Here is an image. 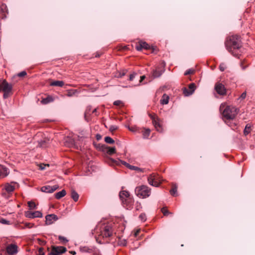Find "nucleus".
Listing matches in <instances>:
<instances>
[{
  "mask_svg": "<svg viewBox=\"0 0 255 255\" xmlns=\"http://www.w3.org/2000/svg\"><path fill=\"white\" fill-rule=\"evenodd\" d=\"M228 51L234 56H238V51L241 47L240 38L238 35H233L229 37L225 42Z\"/></svg>",
  "mask_w": 255,
  "mask_h": 255,
  "instance_id": "obj_1",
  "label": "nucleus"
},
{
  "mask_svg": "<svg viewBox=\"0 0 255 255\" xmlns=\"http://www.w3.org/2000/svg\"><path fill=\"white\" fill-rule=\"evenodd\" d=\"M111 229L110 226H104L102 227L97 226L92 234L95 235L96 241L100 244H102L104 241H102V238L104 239L111 237Z\"/></svg>",
  "mask_w": 255,
  "mask_h": 255,
  "instance_id": "obj_2",
  "label": "nucleus"
},
{
  "mask_svg": "<svg viewBox=\"0 0 255 255\" xmlns=\"http://www.w3.org/2000/svg\"><path fill=\"white\" fill-rule=\"evenodd\" d=\"M220 110L222 113L224 119L226 120L234 119L238 113L237 108L233 106H226L223 104H222L220 106Z\"/></svg>",
  "mask_w": 255,
  "mask_h": 255,
  "instance_id": "obj_3",
  "label": "nucleus"
},
{
  "mask_svg": "<svg viewBox=\"0 0 255 255\" xmlns=\"http://www.w3.org/2000/svg\"><path fill=\"white\" fill-rule=\"evenodd\" d=\"M120 199L123 206L127 209H131L134 203L133 198L130 196V193L127 190H122L119 193Z\"/></svg>",
  "mask_w": 255,
  "mask_h": 255,
  "instance_id": "obj_4",
  "label": "nucleus"
},
{
  "mask_svg": "<svg viewBox=\"0 0 255 255\" xmlns=\"http://www.w3.org/2000/svg\"><path fill=\"white\" fill-rule=\"evenodd\" d=\"M96 147L103 152L106 161L111 165L112 164V148L102 144H98Z\"/></svg>",
  "mask_w": 255,
  "mask_h": 255,
  "instance_id": "obj_5",
  "label": "nucleus"
},
{
  "mask_svg": "<svg viewBox=\"0 0 255 255\" xmlns=\"http://www.w3.org/2000/svg\"><path fill=\"white\" fill-rule=\"evenodd\" d=\"M134 191L137 196L142 198H145L149 197L151 193L150 189L146 185H141L136 187Z\"/></svg>",
  "mask_w": 255,
  "mask_h": 255,
  "instance_id": "obj_6",
  "label": "nucleus"
},
{
  "mask_svg": "<svg viewBox=\"0 0 255 255\" xmlns=\"http://www.w3.org/2000/svg\"><path fill=\"white\" fill-rule=\"evenodd\" d=\"M147 181L149 185L154 187H159L162 183V179L158 174L152 173L147 177Z\"/></svg>",
  "mask_w": 255,
  "mask_h": 255,
  "instance_id": "obj_7",
  "label": "nucleus"
},
{
  "mask_svg": "<svg viewBox=\"0 0 255 255\" xmlns=\"http://www.w3.org/2000/svg\"><path fill=\"white\" fill-rule=\"evenodd\" d=\"M121 164L124 165L127 168L131 170H135L137 172H143L144 169L140 168L137 166H133L130 165L129 163L124 161L121 160L120 159L114 160L113 159V166L115 165H121Z\"/></svg>",
  "mask_w": 255,
  "mask_h": 255,
  "instance_id": "obj_8",
  "label": "nucleus"
},
{
  "mask_svg": "<svg viewBox=\"0 0 255 255\" xmlns=\"http://www.w3.org/2000/svg\"><path fill=\"white\" fill-rule=\"evenodd\" d=\"M18 186V184L15 182H11L10 183H6L4 185L3 190L5 191L8 194L11 193L16 187ZM2 195L4 197H7L6 193L3 191Z\"/></svg>",
  "mask_w": 255,
  "mask_h": 255,
  "instance_id": "obj_9",
  "label": "nucleus"
},
{
  "mask_svg": "<svg viewBox=\"0 0 255 255\" xmlns=\"http://www.w3.org/2000/svg\"><path fill=\"white\" fill-rule=\"evenodd\" d=\"M12 89V85L8 83L5 80H3L0 84V89L3 92H11Z\"/></svg>",
  "mask_w": 255,
  "mask_h": 255,
  "instance_id": "obj_10",
  "label": "nucleus"
},
{
  "mask_svg": "<svg viewBox=\"0 0 255 255\" xmlns=\"http://www.w3.org/2000/svg\"><path fill=\"white\" fill-rule=\"evenodd\" d=\"M66 251V249L64 247H54L50 253V255H60L64 253Z\"/></svg>",
  "mask_w": 255,
  "mask_h": 255,
  "instance_id": "obj_11",
  "label": "nucleus"
},
{
  "mask_svg": "<svg viewBox=\"0 0 255 255\" xmlns=\"http://www.w3.org/2000/svg\"><path fill=\"white\" fill-rule=\"evenodd\" d=\"M25 215L27 218L30 219L35 218H41L42 217V214L38 211L34 212L27 211L25 212Z\"/></svg>",
  "mask_w": 255,
  "mask_h": 255,
  "instance_id": "obj_12",
  "label": "nucleus"
},
{
  "mask_svg": "<svg viewBox=\"0 0 255 255\" xmlns=\"http://www.w3.org/2000/svg\"><path fill=\"white\" fill-rule=\"evenodd\" d=\"M153 124L157 131L162 132L163 128L160 120L158 118L151 117Z\"/></svg>",
  "mask_w": 255,
  "mask_h": 255,
  "instance_id": "obj_13",
  "label": "nucleus"
},
{
  "mask_svg": "<svg viewBox=\"0 0 255 255\" xmlns=\"http://www.w3.org/2000/svg\"><path fill=\"white\" fill-rule=\"evenodd\" d=\"M195 87H196V86H195V84L194 83H192L190 84L189 85V89H190V90H188L186 88H184L183 89V92L184 95L185 96H189L191 95L194 93V92L195 90Z\"/></svg>",
  "mask_w": 255,
  "mask_h": 255,
  "instance_id": "obj_14",
  "label": "nucleus"
},
{
  "mask_svg": "<svg viewBox=\"0 0 255 255\" xmlns=\"http://www.w3.org/2000/svg\"><path fill=\"white\" fill-rule=\"evenodd\" d=\"M6 252L9 255H14L17 254V246L14 244H10L6 247Z\"/></svg>",
  "mask_w": 255,
  "mask_h": 255,
  "instance_id": "obj_15",
  "label": "nucleus"
},
{
  "mask_svg": "<svg viewBox=\"0 0 255 255\" xmlns=\"http://www.w3.org/2000/svg\"><path fill=\"white\" fill-rule=\"evenodd\" d=\"M58 186L56 185L52 186L46 185V186H43L42 187H41V191H42L43 192L52 193L54 191H55L57 189H58Z\"/></svg>",
  "mask_w": 255,
  "mask_h": 255,
  "instance_id": "obj_16",
  "label": "nucleus"
},
{
  "mask_svg": "<svg viewBox=\"0 0 255 255\" xmlns=\"http://www.w3.org/2000/svg\"><path fill=\"white\" fill-rule=\"evenodd\" d=\"M215 89L216 92L220 95H223L226 93V90L224 85L221 83L217 84Z\"/></svg>",
  "mask_w": 255,
  "mask_h": 255,
  "instance_id": "obj_17",
  "label": "nucleus"
},
{
  "mask_svg": "<svg viewBox=\"0 0 255 255\" xmlns=\"http://www.w3.org/2000/svg\"><path fill=\"white\" fill-rule=\"evenodd\" d=\"M64 144L67 147H74L75 146V141L73 138L67 136L65 139Z\"/></svg>",
  "mask_w": 255,
  "mask_h": 255,
  "instance_id": "obj_18",
  "label": "nucleus"
},
{
  "mask_svg": "<svg viewBox=\"0 0 255 255\" xmlns=\"http://www.w3.org/2000/svg\"><path fill=\"white\" fill-rule=\"evenodd\" d=\"M46 224L50 225L53 223L54 221L57 220L58 217L54 214H50L46 216Z\"/></svg>",
  "mask_w": 255,
  "mask_h": 255,
  "instance_id": "obj_19",
  "label": "nucleus"
},
{
  "mask_svg": "<svg viewBox=\"0 0 255 255\" xmlns=\"http://www.w3.org/2000/svg\"><path fill=\"white\" fill-rule=\"evenodd\" d=\"M143 48L145 49H150V46L145 42L140 41L138 45L136 46V49L138 51H140Z\"/></svg>",
  "mask_w": 255,
  "mask_h": 255,
  "instance_id": "obj_20",
  "label": "nucleus"
},
{
  "mask_svg": "<svg viewBox=\"0 0 255 255\" xmlns=\"http://www.w3.org/2000/svg\"><path fill=\"white\" fill-rule=\"evenodd\" d=\"M71 197L75 202H77L79 199V194L74 190H71Z\"/></svg>",
  "mask_w": 255,
  "mask_h": 255,
  "instance_id": "obj_21",
  "label": "nucleus"
},
{
  "mask_svg": "<svg viewBox=\"0 0 255 255\" xmlns=\"http://www.w3.org/2000/svg\"><path fill=\"white\" fill-rule=\"evenodd\" d=\"M169 102V97L165 94H163L162 99L160 100V103L162 105H166Z\"/></svg>",
  "mask_w": 255,
  "mask_h": 255,
  "instance_id": "obj_22",
  "label": "nucleus"
},
{
  "mask_svg": "<svg viewBox=\"0 0 255 255\" xmlns=\"http://www.w3.org/2000/svg\"><path fill=\"white\" fill-rule=\"evenodd\" d=\"M127 72V70L124 69L122 71H118L115 73L114 76L117 78H121L125 75Z\"/></svg>",
  "mask_w": 255,
  "mask_h": 255,
  "instance_id": "obj_23",
  "label": "nucleus"
},
{
  "mask_svg": "<svg viewBox=\"0 0 255 255\" xmlns=\"http://www.w3.org/2000/svg\"><path fill=\"white\" fill-rule=\"evenodd\" d=\"M66 194V191L65 190H62V191L56 193L55 195V196L56 199H59L64 197Z\"/></svg>",
  "mask_w": 255,
  "mask_h": 255,
  "instance_id": "obj_24",
  "label": "nucleus"
},
{
  "mask_svg": "<svg viewBox=\"0 0 255 255\" xmlns=\"http://www.w3.org/2000/svg\"><path fill=\"white\" fill-rule=\"evenodd\" d=\"M50 85L61 87L64 85V82L62 81H54L50 83Z\"/></svg>",
  "mask_w": 255,
  "mask_h": 255,
  "instance_id": "obj_25",
  "label": "nucleus"
},
{
  "mask_svg": "<svg viewBox=\"0 0 255 255\" xmlns=\"http://www.w3.org/2000/svg\"><path fill=\"white\" fill-rule=\"evenodd\" d=\"M8 170L6 167L0 165V176L4 175V176L8 174Z\"/></svg>",
  "mask_w": 255,
  "mask_h": 255,
  "instance_id": "obj_26",
  "label": "nucleus"
},
{
  "mask_svg": "<svg viewBox=\"0 0 255 255\" xmlns=\"http://www.w3.org/2000/svg\"><path fill=\"white\" fill-rule=\"evenodd\" d=\"M53 101V99L52 97L48 96L47 97L43 99L41 102L42 104H48Z\"/></svg>",
  "mask_w": 255,
  "mask_h": 255,
  "instance_id": "obj_27",
  "label": "nucleus"
},
{
  "mask_svg": "<svg viewBox=\"0 0 255 255\" xmlns=\"http://www.w3.org/2000/svg\"><path fill=\"white\" fill-rule=\"evenodd\" d=\"M77 93V90H73V89H72V90H69L67 91V94L66 95L68 96V97H72L74 95H75L76 93Z\"/></svg>",
  "mask_w": 255,
  "mask_h": 255,
  "instance_id": "obj_28",
  "label": "nucleus"
},
{
  "mask_svg": "<svg viewBox=\"0 0 255 255\" xmlns=\"http://www.w3.org/2000/svg\"><path fill=\"white\" fill-rule=\"evenodd\" d=\"M113 104L114 106H117L119 108H122V107H124V103L123 102V101H122L121 100L115 101L113 103Z\"/></svg>",
  "mask_w": 255,
  "mask_h": 255,
  "instance_id": "obj_29",
  "label": "nucleus"
},
{
  "mask_svg": "<svg viewBox=\"0 0 255 255\" xmlns=\"http://www.w3.org/2000/svg\"><path fill=\"white\" fill-rule=\"evenodd\" d=\"M251 126L249 124H247L244 129V133L245 135L248 134L251 132Z\"/></svg>",
  "mask_w": 255,
  "mask_h": 255,
  "instance_id": "obj_30",
  "label": "nucleus"
},
{
  "mask_svg": "<svg viewBox=\"0 0 255 255\" xmlns=\"http://www.w3.org/2000/svg\"><path fill=\"white\" fill-rule=\"evenodd\" d=\"M162 74V72L161 71H157L156 70L153 71V76L154 78H157L160 76Z\"/></svg>",
  "mask_w": 255,
  "mask_h": 255,
  "instance_id": "obj_31",
  "label": "nucleus"
},
{
  "mask_svg": "<svg viewBox=\"0 0 255 255\" xmlns=\"http://www.w3.org/2000/svg\"><path fill=\"white\" fill-rule=\"evenodd\" d=\"M28 206L30 209H35L37 208L36 205L32 201H29L28 202Z\"/></svg>",
  "mask_w": 255,
  "mask_h": 255,
  "instance_id": "obj_32",
  "label": "nucleus"
},
{
  "mask_svg": "<svg viewBox=\"0 0 255 255\" xmlns=\"http://www.w3.org/2000/svg\"><path fill=\"white\" fill-rule=\"evenodd\" d=\"M177 189V186L175 185L173 187L172 189L170 190V193L172 196H175L176 195Z\"/></svg>",
  "mask_w": 255,
  "mask_h": 255,
  "instance_id": "obj_33",
  "label": "nucleus"
},
{
  "mask_svg": "<svg viewBox=\"0 0 255 255\" xmlns=\"http://www.w3.org/2000/svg\"><path fill=\"white\" fill-rule=\"evenodd\" d=\"M0 223L2 224L9 225L10 222L0 217Z\"/></svg>",
  "mask_w": 255,
  "mask_h": 255,
  "instance_id": "obj_34",
  "label": "nucleus"
},
{
  "mask_svg": "<svg viewBox=\"0 0 255 255\" xmlns=\"http://www.w3.org/2000/svg\"><path fill=\"white\" fill-rule=\"evenodd\" d=\"M48 140H41L39 142V145L40 147H45L46 146V143H47V141H48Z\"/></svg>",
  "mask_w": 255,
  "mask_h": 255,
  "instance_id": "obj_35",
  "label": "nucleus"
},
{
  "mask_svg": "<svg viewBox=\"0 0 255 255\" xmlns=\"http://www.w3.org/2000/svg\"><path fill=\"white\" fill-rule=\"evenodd\" d=\"M150 130L149 129H146L144 133H143V136L144 138H147L149 135Z\"/></svg>",
  "mask_w": 255,
  "mask_h": 255,
  "instance_id": "obj_36",
  "label": "nucleus"
},
{
  "mask_svg": "<svg viewBox=\"0 0 255 255\" xmlns=\"http://www.w3.org/2000/svg\"><path fill=\"white\" fill-rule=\"evenodd\" d=\"M194 70L193 69H189L185 71L184 75H188L192 74L194 73Z\"/></svg>",
  "mask_w": 255,
  "mask_h": 255,
  "instance_id": "obj_37",
  "label": "nucleus"
},
{
  "mask_svg": "<svg viewBox=\"0 0 255 255\" xmlns=\"http://www.w3.org/2000/svg\"><path fill=\"white\" fill-rule=\"evenodd\" d=\"M161 211L164 216H167L168 214H172L165 208H162Z\"/></svg>",
  "mask_w": 255,
  "mask_h": 255,
  "instance_id": "obj_38",
  "label": "nucleus"
},
{
  "mask_svg": "<svg viewBox=\"0 0 255 255\" xmlns=\"http://www.w3.org/2000/svg\"><path fill=\"white\" fill-rule=\"evenodd\" d=\"M139 218L141 220V221L144 222L146 219L145 214L143 213L141 214L139 216Z\"/></svg>",
  "mask_w": 255,
  "mask_h": 255,
  "instance_id": "obj_39",
  "label": "nucleus"
},
{
  "mask_svg": "<svg viewBox=\"0 0 255 255\" xmlns=\"http://www.w3.org/2000/svg\"><path fill=\"white\" fill-rule=\"evenodd\" d=\"M105 141L107 143L111 144L112 143V137L110 136H106L105 138Z\"/></svg>",
  "mask_w": 255,
  "mask_h": 255,
  "instance_id": "obj_40",
  "label": "nucleus"
},
{
  "mask_svg": "<svg viewBox=\"0 0 255 255\" xmlns=\"http://www.w3.org/2000/svg\"><path fill=\"white\" fill-rule=\"evenodd\" d=\"M220 70L221 71H224L226 68V66L225 63H221L219 66Z\"/></svg>",
  "mask_w": 255,
  "mask_h": 255,
  "instance_id": "obj_41",
  "label": "nucleus"
},
{
  "mask_svg": "<svg viewBox=\"0 0 255 255\" xmlns=\"http://www.w3.org/2000/svg\"><path fill=\"white\" fill-rule=\"evenodd\" d=\"M26 75V72L24 71H23L18 74V76L19 77H24Z\"/></svg>",
  "mask_w": 255,
  "mask_h": 255,
  "instance_id": "obj_42",
  "label": "nucleus"
},
{
  "mask_svg": "<svg viewBox=\"0 0 255 255\" xmlns=\"http://www.w3.org/2000/svg\"><path fill=\"white\" fill-rule=\"evenodd\" d=\"M141 208V204L137 202L135 204V208L136 210H139Z\"/></svg>",
  "mask_w": 255,
  "mask_h": 255,
  "instance_id": "obj_43",
  "label": "nucleus"
},
{
  "mask_svg": "<svg viewBox=\"0 0 255 255\" xmlns=\"http://www.w3.org/2000/svg\"><path fill=\"white\" fill-rule=\"evenodd\" d=\"M37 255H44L43 249L42 248H40L39 249L38 253Z\"/></svg>",
  "mask_w": 255,
  "mask_h": 255,
  "instance_id": "obj_44",
  "label": "nucleus"
},
{
  "mask_svg": "<svg viewBox=\"0 0 255 255\" xmlns=\"http://www.w3.org/2000/svg\"><path fill=\"white\" fill-rule=\"evenodd\" d=\"M136 75V74L133 73L129 75V81H132L133 79L134 78L135 76Z\"/></svg>",
  "mask_w": 255,
  "mask_h": 255,
  "instance_id": "obj_45",
  "label": "nucleus"
},
{
  "mask_svg": "<svg viewBox=\"0 0 255 255\" xmlns=\"http://www.w3.org/2000/svg\"><path fill=\"white\" fill-rule=\"evenodd\" d=\"M246 97V92H244L242 94L240 97L239 98L240 100H243Z\"/></svg>",
  "mask_w": 255,
  "mask_h": 255,
  "instance_id": "obj_46",
  "label": "nucleus"
},
{
  "mask_svg": "<svg viewBox=\"0 0 255 255\" xmlns=\"http://www.w3.org/2000/svg\"><path fill=\"white\" fill-rule=\"evenodd\" d=\"M49 166L48 164H41L39 165V168L41 170H43L45 168V166Z\"/></svg>",
  "mask_w": 255,
  "mask_h": 255,
  "instance_id": "obj_47",
  "label": "nucleus"
},
{
  "mask_svg": "<svg viewBox=\"0 0 255 255\" xmlns=\"http://www.w3.org/2000/svg\"><path fill=\"white\" fill-rule=\"evenodd\" d=\"M59 240L61 241H64V242H68V240L64 237L62 236H59Z\"/></svg>",
  "mask_w": 255,
  "mask_h": 255,
  "instance_id": "obj_48",
  "label": "nucleus"
},
{
  "mask_svg": "<svg viewBox=\"0 0 255 255\" xmlns=\"http://www.w3.org/2000/svg\"><path fill=\"white\" fill-rule=\"evenodd\" d=\"M3 97L4 99H6L8 98L9 94L10 92H3Z\"/></svg>",
  "mask_w": 255,
  "mask_h": 255,
  "instance_id": "obj_49",
  "label": "nucleus"
},
{
  "mask_svg": "<svg viewBox=\"0 0 255 255\" xmlns=\"http://www.w3.org/2000/svg\"><path fill=\"white\" fill-rule=\"evenodd\" d=\"M91 110V108L90 107H88L86 111V112H85V117L87 116L88 115L90 114V110Z\"/></svg>",
  "mask_w": 255,
  "mask_h": 255,
  "instance_id": "obj_50",
  "label": "nucleus"
},
{
  "mask_svg": "<svg viewBox=\"0 0 255 255\" xmlns=\"http://www.w3.org/2000/svg\"><path fill=\"white\" fill-rule=\"evenodd\" d=\"M34 224H31V223H26L25 224V226L28 228H31L32 227H33L34 226Z\"/></svg>",
  "mask_w": 255,
  "mask_h": 255,
  "instance_id": "obj_51",
  "label": "nucleus"
},
{
  "mask_svg": "<svg viewBox=\"0 0 255 255\" xmlns=\"http://www.w3.org/2000/svg\"><path fill=\"white\" fill-rule=\"evenodd\" d=\"M96 139H97L98 140H100V139L102 138V136H101L100 134H97L96 135Z\"/></svg>",
  "mask_w": 255,
  "mask_h": 255,
  "instance_id": "obj_52",
  "label": "nucleus"
},
{
  "mask_svg": "<svg viewBox=\"0 0 255 255\" xmlns=\"http://www.w3.org/2000/svg\"><path fill=\"white\" fill-rule=\"evenodd\" d=\"M145 76H144V75H143V76H141V77H140V81H139V82H140H140H141V81H142V80H143L145 79Z\"/></svg>",
  "mask_w": 255,
  "mask_h": 255,
  "instance_id": "obj_53",
  "label": "nucleus"
},
{
  "mask_svg": "<svg viewBox=\"0 0 255 255\" xmlns=\"http://www.w3.org/2000/svg\"><path fill=\"white\" fill-rule=\"evenodd\" d=\"M128 129L130 130V131H135V128H130V127H128Z\"/></svg>",
  "mask_w": 255,
  "mask_h": 255,
  "instance_id": "obj_54",
  "label": "nucleus"
},
{
  "mask_svg": "<svg viewBox=\"0 0 255 255\" xmlns=\"http://www.w3.org/2000/svg\"><path fill=\"white\" fill-rule=\"evenodd\" d=\"M112 150H113V154L114 153H116V148H115V147L113 146Z\"/></svg>",
  "mask_w": 255,
  "mask_h": 255,
  "instance_id": "obj_55",
  "label": "nucleus"
},
{
  "mask_svg": "<svg viewBox=\"0 0 255 255\" xmlns=\"http://www.w3.org/2000/svg\"><path fill=\"white\" fill-rule=\"evenodd\" d=\"M117 126H113V131H114V130H116L117 129Z\"/></svg>",
  "mask_w": 255,
  "mask_h": 255,
  "instance_id": "obj_56",
  "label": "nucleus"
},
{
  "mask_svg": "<svg viewBox=\"0 0 255 255\" xmlns=\"http://www.w3.org/2000/svg\"><path fill=\"white\" fill-rule=\"evenodd\" d=\"M116 144L118 146H120L121 145V143L119 142V141H118L116 142Z\"/></svg>",
  "mask_w": 255,
  "mask_h": 255,
  "instance_id": "obj_57",
  "label": "nucleus"
},
{
  "mask_svg": "<svg viewBox=\"0 0 255 255\" xmlns=\"http://www.w3.org/2000/svg\"><path fill=\"white\" fill-rule=\"evenodd\" d=\"M96 112H97V109H94L93 111H92V113H95V114L96 115Z\"/></svg>",
  "mask_w": 255,
  "mask_h": 255,
  "instance_id": "obj_58",
  "label": "nucleus"
},
{
  "mask_svg": "<svg viewBox=\"0 0 255 255\" xmlns=\"http://www.w3.org/2000/svg\"><path fill=\"white\" fill-rule=\"evenodd\" d=\"M139 232V231H137L136 232V233H135V236H137V235H138V234Z\"/></svg>",
  "mask_w": 255,
  "mask_h": 255,
  "instance_id": "obj_59",
  "label": "nucleus"
},
{
  "mask_svg": "<svg viewBox=\"0 0 255 255\" xmlns=\"http://www.w3.org/2000/svg\"><path fill=\"white\" fill-rule=\"evenodd\" d=\"M89 171H90V170H89ZM91 173H92V172H89V173L87 172V173H86V175H90V174H91Z\"/></svg>",
  "mask_w": 255,
  "mask_h": 255,
  "instance_id": "obj_60",
  "label": "nucleus"
},
{
  "mask_svg": "<svg viewBox=\"0 0 255 255\" xmlns=\"http://www.w3.org/2000/svg\"><path fill=\"white\" fill-rule=\"evenodd\" d=\"M71 253L72 254H73V255H75V254H76V252H75V251H72V252H71Z\"/></svg>",
  "mask_w": 255,
  "mask_h": 255,
  "instance_id": "obj_61",
  "label": "nucleus"
},
{
  "mask_svg": "<svg viewBox=\"0 0 255 255\" xmlns=\"http://www.w3.org/2000/svg\"><path fill=\"white\" fill-rule=\"evenodd\" d=\"M109 130H110V131H112V127H110V128H109Z\"/></svg>",
  "mask_w": 255,
  "mask_h": 255,
  "instance_id": "obj_62",
  "label": "nucleus"
},
{
  "mask_svg": "<svg viewBox=\"0 0 255 255\" xmlns=\"http://www.w3.org/2000/svg\"><path fill=\"white\" fill-rule=\"evenodd\" d=\"M245 68H246L245 67H244L243 66H242V68L243 69H245Z\"/></svg>",
  "mask_w": 255,
  "mask_h": 255,
  "instance_id": "obj_63",
  "label": "nucleus"
},
{
  "mask_svg": "<svg viewBox=\"0 0 255 255\" xmlns=\"http://www.w3.org/2000/svg\"><path fill=\"white\" fill-rule=\"evenodd\" d=\"M112 142H113V144H114L115 143V140L113 139Z\"/></svg>",
  "mask_w": 255,
  "mask_h": 255,
  "instance_id": "obj_64",
  "label": "nucleus"
}]
</instances>
